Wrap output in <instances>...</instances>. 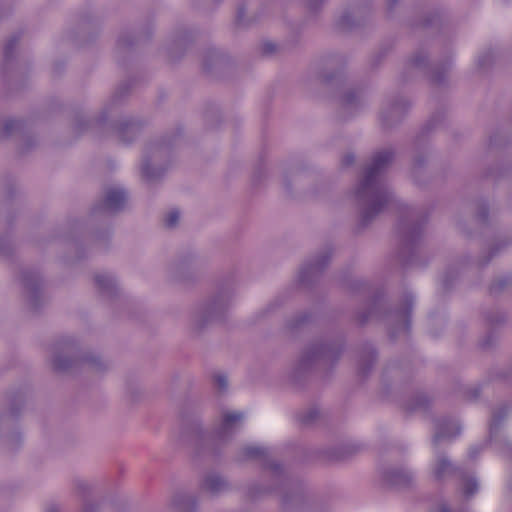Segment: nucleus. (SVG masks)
Segmentation results:
<instances>
[{"label": "nucleus", "instance_id": "obj_39", "mask_svg": "<svg viewBox=\"0 0 512 512\" xmlns=\"http://www.w3.org/2000/svg\"><path fill=\"white\" fill-rule=\"evenodd\" d=\"M430 404V399L426 394L420 393L415 395L407 404L406 410L413 412L418 410H425Z\"/></svg>", "mask_w": 512, "mask_h": 512}, {"label": "nucleus", "instance_id": "obj_54", "mask_svg": "<svg viewBox=\"0 0 512 512\" xmlns=\"http://www.w3.org/2000/svg\"><path fill=\"white\" fill-rule=\"evenodd\" d=\"M13 247L10 240L6 238L0 239V253L4 256H9L12 253Z\"/></svg>", "mask_w": 512, "mask_h": 512}, {"label": "nucleus", "instance_id": "obj_20", "mask_svg": "<svg viewBox=\"0 0 512 512\" xmlns=\"http://www.w3.org/2000/svg\"><path fill=\"white\" fill-rule=\"evenodd\" d=\"M340 117L346 119L363 106L362 93L353 87H343L338 93Z\"/></svg>", "mask_w": 512, "mask_h": 512}, {"label": "nucleus", "instance_id": "obj_38", "mask_svg": "<svg viewBox=\"0 0 512 512\" xmlns=\"http://www.w3.org/2000/svg\"><path fill=\"white\" fill-rule=\"evenodd\" d=\"M310 319L311 315L308 312H300L286 322V327L289 331L295 332L304 327Z\"/></svg>", "mask_w": 512, "mask_h": 512}, {"label": "nucleus", "instance_id": "obj_62", "mask_svg": "<svg viewBox=\"0 0 512 512\" xmlns=\"http://www.w3.org/2000/svg\"><path fill=\"white\" fill-rule=\"evenodd\" d=\"M280 306V303H278V300H275L274 302L270 303L266 310L269 311V310H273L275 309L276 307Z\"/></svg>", "mask_w": 512, "mask_h": 512}, {"label": "nucleus", "instance_id": "obj_35", "mask_svg": "<svg viewBox=\"0 0 512 512\" xmlns=\"http://www.w3.org/2000/svg\"><path fill=\"white\" fill-rule=\"evenodd\" d=\"M21 35L19 33L13 34L5 42L3 48V72L8 73L9 67L15 58L16 47L20 41Z\"/></svg>", "mask_w": 512, "mask_h": 512}, {"label": "nucleus", "instance_id": "obj_51", "mask_svg": "<svg viewBox=\"0 0 512 512\" xmlns=\"http://www.w3.org/2000/svg\"><path fill=\"white\" fill-rule=\"evenodd\" d=\"M179 217H180L179 211H177V210L170 211L164 220L165 226L167 228L175 227L178 224Z\"/></svg>", "mask_w": 512, "mask_h": 512}, {"label": "nucleus", "instance_id": "obj_31", "mask_svg": "<svg viewBox=\"0 0 512 512\" xmlns=\"http://www.w3.org/2000/svg\"><path fill=\"white\" fill-rule=\"evenodd\" d=\"M201 489L213 495L226 492L230 489L228 481L218 473H208L201 482Z\"/></svg>", "mask_w": 512, "mask_h": 512}, {"label": "nucleus", "instance_id": "obj_16", "mask_svg": "<svg viewBox=\"0 0 512 512\" xmlns=\"http://www.w3.org/2000/svg\"><path fill=\"white\" fill-rule=\"evenodd\" d=\"M21 282L29 307L33 311H37L44 303L42 278L37 272L24 269L21 272Z\"/></svg>", "mask_w": 512, "mask_h": 512}, {"label": "nucleus", "instance_id": "obj_17", "mask_svg": "<svg viewBox=\"0 0 512 512\" xmlns=\"http://www.w3.org/2000/svg\"><path fill=\"white\" fill-rule=\"evenodd\" d=\"M332 257V248L326 247L313 259L303 265L299 273V281L305 286H310L321 276Z\"/></svg>", "mask_w": 512, "mask_h": 512}, {"label": "nucleus", "instance_id": "obj_7", "mask_svg": "<svg viewBox=\"0 0 512 512\" xmlns=\"http://www.w3.org/2000/svg\"><path fill=\"white\" fill-rule=\"evenodd\" d=\"M52 368L57 373L74 374L80 371L102 373L109 369V362L99 355L80 350L72 337H61L52 346Z\"/></svg>", "mask_w": 512, "mask_h": 512}, {"label": "nucleus", "instance_id": "obj_60", "mask_svg": "<svg viewBox=\"0 0 512 512\" xmlns=\"http://www.w3.org/2000/svg\"><path fill=\"white\" fill-rule=\"evenodd\" d=\"M479 395H480V388L479 387L471 388L467 392V397L469 399H476V398L479 397Z\"/></svg>", "mask_w": 512, "mask_h": 512}, {"label": "nucleus", "instance_id": "obj_25", "mask_svg": "<svg viewBox=\"0 0 512 512\" xmlns=\"http://www.w3.org/2000/svg\"><path fill=\"white\" fill-rule=\"evenodd\" d=\"M383 480L396 488H409L413 485V474L404 468H388L382 474Z\"/></svg>", "mask_w": 512, "mask_h": 512}, {"label": "nucleus", "instance_id": "obj_9", "mask_svg": "<svg viewBox=\"0 0 512 512\" xmlns=\"http://www.w3.org/2000/svg\"><path fill=\"white\" fill-rule=\"evenodd\" d=\"M180 135V129H177L168 140L162 137L147 144L141 165L142 177L146 181L155 182L164 175L170 163L172 148Z\"/></svg>", "mask_w": 512, "mask_h": 512}, {"label": "nucleus", "instance_id": "obj_27", "mask_svg": "<svg viewBox=\"0 0 512 512\" xmlns=\"http://www.w3.org/2000/svg\"><path fill=\"white\" fill-rule=\"evenodd\" d=\"M23 403L24 396L17 394L10 403L9 412L0 414V432L10 431L14 428Z\"/></svg>", "mask_w": 512, "mask_h": 512}, {"label": "nucleus", "instance_id": "obj_59", "mask_svg": "<svg viewBox=\"0 0 512 512\" xmlns=\"http://www.w3.org/2000/svg\"><path fill=\"white\" fill-rule=\"evenodd\" d=\"M384 56H385L384 52H379L378 54L373 56L371 58V66L372 67H377L380 64V62L382 61V59L384 58Z\"/></svg>", "mask_w": 512, "mask_h": 512}, {"label": "nucleus", "instance_id": "obj_58", "mask_svg": "<svg viewBox=\"0 0 512 512\" xmlns=\"http://www.w3.org/2000/svg\"><path fill=\"white\" fill-rule=\"evenodd\" d=\"M399 4V0H386V12L391 16L395 7Z\"/></svg>", "mask_w": 512, "mask_h": 512}, {"label": "nucleus", "instance_id": "obj_18", "mask_svg": "<svg viewBox=\"0 0 512 512\" xmlns=\"http://www.w3.org/2000/svg\"><path fill=\"white\" fill-rule=\"evenodd\" d=\"M76 493L82 497V512H123V509L111 503H99L90 498L93 486L81 479L74 482Z\"/></svg>", "mask_w": 512, "mask_h": 512}, {"label": "nucleus", "instance_id": "obj_61", "mask_svg": "<svg viewBox=\"0 0 512 512\" xmlns=\"http://www.w3.org/2000/svg\"><path fill=\"white\" fill-rule=\"evenodd\" d=\"M481 451V448L480 447H472L469 451V457L471 459H476V457L478 456V454L480 453Z\"/></svg>", "mask_w": 512, "mask_h": 512}, {"label": "nucleus", "instance_id": "obj_29", "mask_svg": "<svg viewBox=\"0 0 512 512\" xmlns=\"http://www.w3.org/2000/svg\"><path fill=\"white\" fill-rule=\"evenodd\" d=\"M360 451V446L347 443L328 449L325 457L330 463L344 462L352 458Z\"/></svg>", "mask_w": 512, "mask_h": 512}, {"label": "nucleus", "instance_id": "obj_23", "mask_svg": "<svg viewBox=\"0 0 512 512\" xmlns=\"http://www.w3.org/2000/svg\"><path fill=\"white\" fill-rule=\"evenodd\" d=\"M460 432L461 427L455 420L448 417L437 418L435 420L432 444L437 448L442 441H451L457 437Z\"/></svg>", "mask_w": 512, "mask_h": 512}, {"label": "nucleus", "instance_id": "obj_10", "mask_svg": "<svg viewBox=\"0 0 512 512\" xmlns=\"http://www.w3.org/2000/svg\"><path fill=\"white\" fill-rule=\"evenodd\" d=\"M231 298L232 290L224 287L201 302L192 314V330L200 333L207 326L222 320L230 307Z\"/></svg>", "mask_w": 512, "mask_h": 512}, {"label": "nucleus", "instance_id": "obj_63", "mask_svg": "<svg viewBox=\"0 0 512 512\" xmlns=\"http://www.w3.org/2000/svg\"><path fill=\"white\" fill-rule=\"evenodd\" d=\"M47 512H59V509L55 505H51L48 507Z\"/></svg>", "mask_w": 512, "mask_h": 512}, {"label": "nucleus", "instance_id": "obj_13", "mask_svg": "<svg viewBox=\"0 0 512 512\" xmlns=\"http://www.w3.org/2000/svg\"><path fill=\"white\" fill-rule=\"evenodd\" d=\"M450 68V63L445 61L440 66L430 67L428 63L427 53L423 49L417 50L414 55L409 59L403 72L404 81H406V74H410L412 69L422 71L425 75L430 76V80L435 85L444 84L446 73Z\"/></svg>", "mask_w": 512, "mask_h": 512}, {"label": "nucleus", "instance_id": "obj_15", "mask_svg": "<svg viewBox=\"0 0 512 512\" xmlns=\"http://www.w3.org/2000/svg\"><path fill=\"white\" fill-rule=\"evenodd\" d=\"M410 108V102L402 96L388 98L380 112L382 129L389 131L399 125Z\"/></svg>", "mask_w": 512, "mask_h": 512}, {"label": "nucleus", "instance_id": "obj_26", "mask_svg": "<svg viewBox=\"0 0 512 512\" xmlns=\"http://www.w3.org/2000/svg\"><path fill=\"white\" fill-rule=\"evenodd\" d=\"M377 351L368 343L363 344L359 350L357 372L362 378L367 377L377 362Z\"/></svg>", "mask_w": 512, "mask_h": 512}, {"label": "nucleus", "instance_id": "obj_49", "mask_svg": "<svg viewBox=\"0 0 512 512\" xmlns=\"http://www.w3.org/2000/svg\"><path fill=\"white\" fill-rule=\"evenodd\" d=\"M326 0H305V8L309 13L319 12Z\"/></svg>", "mask_w": 512, "mask_h": 512}, {"label": "nucleus", "instance_id": "obj_28", "mask_svg": "<svg viewBox=\"0 0 512 512\" xmlns=\"http://www.w3.org/2000/svg\"><path fill=\"white\" fill-rule=\"evenodd\" d=\"M512 244V237L508 235H497L489 244L488 254L480 257L477 265L479 267H485L489 262L498 254L506 250Z\"/></svg>", "mask_w": 512, "mask_h": 512}, {"label": "nucleus", "instance_id": "obj_8", "mask_svg": "<svg viewBox=\"0 0 512 512\" xmlns=\"http://www.w3.org/2000/svg\"><path fill=\"white\" fill-rule=\"evenodd\" d=\"M427 213L422 208L406 207L401 211L397 226V257L404 267L419 265L418 256L422 245Z\"/></svg>", "mask_w": 512, "mask_h": 512}, {"label": "nucleus", "instance_id": "obj_24", "mask_svg": "<svg viewBox=\"0 0 512 512\" xmlns=\"http://www.w3.org/2000/svg\"><path fill=\"white\" fill-rule=\"evenodd\" d=\"M312 175L310 173L301 171L299 169L293 170L289 173L288 176L285 177L284 187L286 192L291 195H300V194H316V191H308L306 189V185L311 182Z\"/></svg>", "mask_w": 512, "mask_h": 512}, {"label": "nucleus", "instance_id": "obj_50", "mask_svg": "<svg viewBox=\"0 0 512 512\" xmlns=\"http://www.w3.org/2000/svg\"><path fill=\"white\" fill-rule=\"evenodd\" d=\"M321 77H322V80L327 84L333 83L334 81L337 83L342 82V74L340 73V71H337L335 73H330L328 71H325L322 73Z\"/></svg>", "mask_w": 512, "mask_h": 512}, {"label": "nucleus", "instance_id": "obj_37", "mask_svg": "<svg viewBox=\"0 0 512 512\" xmlns=\"http://www.w3.org/2000/svg\"><path fill=\"white\" fill-rule=\"evenodd\" d=\"M322 63L325 70L338 69L346 64V58L339 53H329L322 57Z\"/></svg>", "mask_w": 512, "mask_h": 512}, {"label": "nucleus", "instance_id": "obj_43", "mask_svg": "<svg viewBox=\"0 0 512 512\" xmlns=\"http://www.w3.org/2000/svg\"><path fill=\"white\" fill-rule=\"evenodd\" d=\"M24 123L21 120L9 119L3 124L2 135L3 137H9L14 133L23 129Z\"/></svg>", "mask_w": 512, "mask_h": 512}, {"label": "nucleus", "instance_id": "obj_52", "mask_svg": "<svg viewBox=\"0 0 512 512\" xmlns=\"http://www.w3.org/2000/svg\"><path fill=\"white\" fill-rule=\"evenodd\" d=\"M440 23V16L438 13L430 14L429 16H426L424 20L421 23V26L423 28H428L431 26H437Z\"/></svg>", "mask_w": 512, "mask_h": 512}, {"label": "nucleus", "instance_id": "obj_36", "mask_svg": "<svg viewBox=\"0 0 512 512\" xmlns=\"http://www.w3.org/2000/svg\"><path fill=\"white\" fill-rule=\"evenodd\" d=\"M297 421L304 427L315 425L321 418V412L316 406L299 411L296 415Z\"/></svg>", "mask_w": 512, "mask_h": 512}, {"label": "nucleus", "instance_id": "obj_1", "mask_svg": "<svg viewBox=\"0 0 512 512\" xmlns=\"http://www.w3.org/2000/svg\"><path fill=\"white\" fill-rule=\"evenodd\" d=\"M395 158L393 148L374 152L370 162L363 168L362 176L355 188V200L359 212L357 232L366 229L393 201L384 174Z\"/></svg>", "mask_w": 512, "mask_h": 512}, {"label": "nucleus", "instance_id": "obj_46", "mask_svg": "<svg viewBox=\"0 0 512 512\" xmlns=\"http://www.w3.org/2000/svg\"><path fill=\"white\" fill-rule=\"evenodd\" d=\"M494 61V54L492 51H486L481 54L478 58V67L480 69H486L492 65Z\"/></svg>", "mask_w": 512, "mask_h": 512}, {"label": "nucleus", "instance_id": "obj_48", "mask_svg": "<svg viewBox=\"0 0 512 512\" xmlns=\"http://www.w3.org/2000/svg\"><path fill=\"white\" fill-rule=\"evenodd\" d=\"M245 16H246L245 7L239 6L237 9L236 18H235L236 26L243 28V27H247L249 25L250 21L247 20L245 18Z\"/></svg>", "mask_w": 512, "mask_h": 512}, {"label": "nucleus", "instance_id": "obj_14", "mask_svg": "<svg viewBox=\"0 0 512 512\" xmlns=\"http://www.w3.org/2000/svg\"><path fill=\"white\" fill-rule=\"evenodd\" d=\"M440 115H434L416 135L412 142V172L414 177L427 164L428 157V134L440 122Z\"/></svg>", "mask_w": 512, "mask_h": 512}, {"label": "nucleus", "instance_id": "obj_64", "mask_svg": "<svg viewBox=\"0 0 512 512\" xmlns=\"http://www.w3.org/2000/svg\"><path fill=\"white\" fill-rule=\"evenodd\" d=\"M439 512H450L446 507H441Z\"/></svg>", "mask_w": 512, "mask_h": 512}, {"label": "nucleus", "instance_id": "obj_12", "mask_svg": "<svg viewBox=\"0 0 512 512\" xmlns=\"http://www.w3.org/2000/svg\"><path fill=\"white\" fill-rule=\"evenodd\" d=\"M127 192L119 186H107L103 189V197L91 209L92 216H111L121 212L127 202Z\"/></svg>", "mask_w": 512, "mask_h": 512}, {"label": "nucleus", "instance_id": "obj_57", "mask_svg": "<svg viewBox=\"0 0 512 512\" xmlns=\"http://www.w3.org/2000/svg\"><path fill=\"white\" fill-rule=\"evenodd\" d=\"M354 162L355 155L351 152L344 154L343 157L341 158V166L345 168L352 166Z\"/></svg>", "mask_w": 512, "mask_h": 512}, {"label": "nucleus", "instance_id": "obj_30", "mask_svg": "<svg viewBox=\"0 0 512 512\" xmlns=\"http://www.w3.org/2000/svg\"><path fill=\"white\" fill-rule=\"evenodd\" d=\"M229 63V58L217 49H208L203 56V69L207 73L222 70Z\"/></svg>", "mask_w": 512, "mask_h": 512}, {"label": "nucleus", "instance_id": "obj_40", "mask_svg": "<svg viewBox=\"0 0 512 512\" xmlns=\"http://www.w3.org/2000/svg\"><path fill=\"white\" fill-rule=\"evenodd\" d=\"M512 286V276H503L493 281L489 287L490 295L497 296Z\"/></svg>", "mask_w": 512, "mask_h": 512}, {"label": "nucleus", "instance_id": "obj_56", "mask_svg": "<svg viewBox=\"0 0 512 512\" xmlns=\"http://www.w3.org/2000/svg\"><path fill=\"white\" fill-rule=\"evenodd\" d=\"M456 278V276L453 274V271L451 268H449L444 276L443 279V287L445 290L450 289L453 280Z\"/></svg>", "mask_w": 512, "mask_h": 512}, {"label": "nucleus", "instance_id": "obj_6", "mask_svg": "<svg viewBox=\"0 0 512 512\" xmlns=\"http://www.w3.org/2000/svg\"><path fill=\"white\" fill-rule=\"evenodd\" d=\"M130 86L131 85L128 82H122L117 87L110 100L105 104L99 117L91 123L86 121L82 116H76L74 121V130L77 133H82L87 130L88 127L93 126L94 128L99 129V136H102V134L110 128L119 140L124 143H130L135 140L140 135L144 126L143 121L140 119L135 117H122L114 124H107L109 111L112 107L120 104L124 100L128 95Z\"/></svg>", "mask_w": 512, "mask_h": 512}, {"label": "nucleus", "instance_id": "obj_11", "mask_svg": "<svg viewBox=\"0 0 512 512\" xmlns=\"http://www.w3.org/2000/svg\"><path fill=\"white\" fill-rule=\"evenodd\" d=\"M433 476L437 481L448 477H457L463 482V493L466 497L473 496L478 491V482L475 477L469 476L466 470L456 466L443 453H437Z\"/></svg>", "mask_w": 512, "mask_h": 512}, {"label": "nucleus", "instance_id": "obj_34", "mask_svg": "<svg viewBox=\"0 0 512 512\" xmlns=\"http://www.w3.org/2000/svg\"><path fill=\"white\" fill-rule=\"evenodd\" d=\"M511 407L508 404H503L497 409L492 411V419L489 426L490 440L496 438L503 421L507 418Z\"/></svg>", "mask_w": 512, "mask_h": 512}, {"label": "nucleus", "instance_id": "obj_55", "mask_svg": "<svg viewBox=\"0 0 512 512\" xmlns=\"http://www.w3.org/2000/svg\"><path fill=\"white\" fill-rule=\"evenodd\" d=\"M21 443V435L18 432H12L8 438V445L11 450L17 448Z\"/></svg>", "mask_w": 512, "mask_h": 512}, {"label": "nucleus", "instance_id": "obj_2", "mask_svg": "<svg viewBox=\"0 0 512 512\" xmlns=\"http://www.w3.org/2000/svg\"><path fill=\"white\" fill-rule=\"evenodd\" d=\"M235 459L237 462L259 459L262 461V467L268 469L271 474L273 485L251 484L247 488L246 496L248 499L258 500L266 495L277 492L280 495L281 505L285 510L304 509L307 496L303 483L298 479L287 476L282 466L268 457L266 449L252 445L244 446L239 450Z\"/></svg>", "mask_w": 512, "mask_h": 512}, {"label": "nucleus", "instance_id": "obj_32", "mask_svg": "<svg viewBox=\"0 0 512 512\" xmlns=\"http://www.w3.org/2000/svg\"><path fill=\"white\" fill-rule=\"evenodd\" d=\"M171 506L175 512H196V498L189 493L177 492L173 495Z\"/></svg>", "mask_w": 512, "mask_h": 512}, {"label": "nucleus", "instance_id": "obj_42", "mask_svg": "<svg viewBox=\"0 0 512 512\" xmlns=\"http://www.w3.org/2000/svg\"><path fill=\"white\" fill-rule=\"evenodd\" d=\"M284 47L285 46L278 45L272 41H264L261 43V45L259 47V51H260L261 55L266 56V57H271V56H276V55L282 54L283 51L285 50Z\"/></svg>", "mask_w": 512, "mask_h": 512}, {"label": "nucleus", "instance_id": "obj_53", "mask_svg": "<svg viewBox=\"0 0 512 512\" xmlns=\"http://www.w3.org/2000/svg\"><path fill=\"white\" fill-rule=\"evenodd\" d=\"M35 145H36L35 140L32 137L28 136L23 140V142L21 143V145L19 146L18 149H19V152L23 154V153H26L29 150H31Z\"/></svg>", "mask_w": 512, "mask_h": 512}, {"label": "nucleus", "instance_id": "obj_33", "mask_svg": "<svg viewBox=\"0 0 512 512\" xmlns=\"http://www.w3.org/2000/svg\"><path fill=\"white\" fill-rule=\"evenodd\" d=\"M94 279L95 284L102 295L107 296L109 298L118 295L117 284L112 275L97 274Z\"/></svg>", "mask_w": 512, "mask_h": 512}, {"label": "nucleus", "instance_id": "obj_44", "mask_svg": "<svg viewBox=\"0 0 512 512\" xmlns=\"http://www.w3.org/2000/svg\"><path fill=\"white\" fill-rule=\"evenodd\" d=\"M140 38H136L129 34L121 35L117 41V49L119 52H125L131 48L135 43H138Z\"/></svg>", "mask_w": 512, "mask_h": 512}, {"label": "nucleus", "instance_id": "obj_4", "mask_svg": "<svg viewBox=\"0 0 512 512\" xmlns=\"http://www.w3.org/2000/svg\"><path fill=\"white\" fill-rule=\"evenodd\" d=\"M245 414L241 411L222 410L220 421L213 433H207L202 427L199 409L186 407L182 412V434L194 442V445L213 456L220 454L221 447L232 440L240 431Z\"/></svg>", "mask_w": 512, "mask_h": 512}, {"label": "nucleus", "instance_id": "obj_22", "mask_svg": "<svg viewBox=\"0 0 512 512\" xmlns=\"http://www.w3.org/2000/svg\"><path fill=\"white\" fill-rule=\"evenodd\" d=\"M484 319L486 325L489 328V331L480 341L479 345L483 350H490L496 345L497 342V335L494 333L493 329L504 325L506 323L507 317L504 312L491 309L484 312Z\"/></svg>", "mask_w": 512, "mask_h": 512}, {"label": "nucleus", "instance_id": "obj_41", "mask_svg": "<svg viewBox=\"0 0 512 512\" xmlns=\"http://www.w3.org/2000/svg\"><path fill=\"white\" fill-rule=\"evenodd\" d=\"M191 40V35L187 31L177 36L173 43L169 46L168 54L172 61L177 60L179 57L174 55V51L178 48L186 47L187 43Z\"/></svg>", "mask_w": 512, "mask_h": 512}, {"label": "nucleus", "instance_id": "obj_21", "mask_svg": "<svg viewBox=\"0 0 512 512\" xmlns=\"http://www.w3.org/2000/svg\"><path fill=\"white\" fill-rule=\"evenodd\" d=\"M175 281L187 283L196 278V261L193 253H187L178 258L170 268Z\"/></svg>", "mask_w": 512, "mask_h": 512}, {"label": "nucleus", "instance_id": "obj_5", "mask_svg": "<svg viewBox=\"0 0 512 512\" xmlns=\"http://www.w3.org/2000/svg\"><path fill=\"white\" fill-rule=\"evenodd\" d=\"M345 349L343 336L321 338L309 343L301 352L289 374V382L303 387L314 371H330L340 360Z\"/></svg>", "mask_w": 512, "mask_h": 512}, {"label": "nucleus", "instance_id": "obj_3", "mask_svg": "<svg viewBox=\"0 0 512 512\" xmlns=\"http://www.w3.org/2000/svg\"><path fill=\"white\" fill-rule=\"evenodd\" d=\"M346 288L352 293L362 295L366 298L365 303L354 313V321L358 326H365L370 319H378L389 326V333L392 339L399 330L408 331L410 317L414 306V296L410 292H404L401 298L399 309H388L384 294L380 290L372 291L371 286L360 278L348 279Z\"/></svg>", "mask_w": 512, "mask_h": 512}, {"label": "nucleus", "instance_id": "obj_45", "mask_svg": "<svg viewBox=\"0 0 512 512\" xmlns=\"http://www.w3.org/2000/svg\"><path fill=\"white\" fill-rule=\"evenodd\" d=\"M488 215H489V211H488V207H487L486 203L479 202L477 205V211H476L477 221L481 224H488Z\"/></svg>", "mask_w": 512, "mask_h": 512}, {"label": "nucleus", "instance_id": "obj_47", "mask_svg": "<svg viewBox=\"0 0 512 512\" xmlns=\"http://www.w3.org/2000/svg\"><path fill=\"white\" fill-rule=\"evenodd\" d=\"M213 381L215 387L219 390V392H226L228 388V380L226 375L218 373L213 376Z\"/></svg>", "mask_w": 512, "mask_h": 512}, {"label": "nucleus", "instance_id": "obj_19", "mask_svg": "<svg viewBox=\"0 0 512 512\" xmlns=\"http://www.w3.org/2000/svg\"><path fill=\"white\" fill-rule=\"evenodd\" d=\"M369 11V6L366 4H354L342 12L336 22V26L344 32L352 31L365 22Z\"/></svg>", "mask_w": 512, "mask_h": 512}]
</instances>
